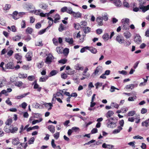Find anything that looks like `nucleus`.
I'll return each instance as SVG.
<instances>
[{
	"label": "nucleus",
	"mask_w": 149,
	"mask_h": 149,
	"mask_svg": "<svg viewBox=\"0 0 149 149\" xmlns=\"http://www.w3.org/2000/svg\"><path fill=\"white\" fill-rule=\"evenodd\" d=\"M122 129V128L120 127L119 126L118 127V128L117 129H116L114 130L113 131V134H117L118 133H119L120 131Z\"/></svg>",
	"instance_id": "obj_29"
},
{
	"label": "nucleus",
	"mask_w": 149,
	"mask_h": 149,
	"mask_svg": "<svg viewBox=\"0 0 149 149\" xmlns=\"http://www.w3.org/2000/svg\"><path fill=\"white\" fill-rule=\"evenodd\" d=\"M131 44V41L129 40H126L125 41L124 45L126 47H127L130 45Z\"/></svg>",
	"instance_id": "obj_43"
},
{
	"label": "nucleus",
	"mask_w": 149,
	"mask_h": 149,
	"mask_svg": "<svg viewBox=\"0 0 149 149\" xmlns=\"http://www.w3.org/2000/svg\"><path fill=\"white\" fill-rule=\"evenodd\" d=\"M29 93H30L29 92H28L26 93H24L22 95L20 96H17L16 97V98L18 99H20L21 98L23 97H25V96L29 94Z\"/></svg>",
	"instance_id": "obj_30"
},
{
	"label": "nucleus",
	"mask_w": 149,
	"mask_h": 149,
	"mask_svg": "<svg viewBox=\"0 0 149 149\" xmlns=\"http://www.w3.org/2000/svg\"><path fill=\"white\" fill-rule=\"evenodd\" d=\"M11 7V6L10 4H6V5L5 7L3 8V10H8L10 9Z\"/></svg>",
	"instance_id": "obj_47"
},
{
	"label": "nucleus",
	"mask_w": 149,
	"mask_h": 149,
	"mask_svg": "<svg viewBox=\"0 0 149 149\" xmlns=\"http://www.w3.org/2000/svg\"><path fill=\"white\" fill-rule=\"evenodd\" d=\"M37 66L39 68H41L44 65V62L42 61L37 64Z\"/></svg>",
	"instance_id": "obj_49"
},
{
	"label": "nucleus",
	"mask_w": 149,
	"mask_h": 149,
	"mask_svg": "<svg viewBox=\"0 0 149 149\" xmlns=\"http://www.w3.org/2000/svg\"><path fill=\"white\" fill-rule=\"evenodd\" d=\"M32 54L31 52H28L25 56L26 60L28 61H30L31 60L32 57Z\"/></svg>",
	"instance_id": "obj_11"
},
{
	"label": "nucleus",
	"mask_w": 149,
	"mask_h": 149,
	"mask_svg": "<svg viewBox=\"0 0 149 149\" xmlns=\"http://www.w3.org/2000/svg\"><path fill=\"white\" fill-rule=\"evenodd\" d=\"M75 68L77 70H83V67L80 66L78 64L76 65L75 66Z\"/></svg>",
	"instance_id": "obj_40"
},
{
	"label": "nucleus",
	"mask_w": 149,
	"mask_h": 149,
	"mask_svg": "<svg viewBox=\"0 0 149 149\" xmlns=\"http://www.w3.org/2000/svg\"><path fill=\"white\" fill-rule=\"evenodd\" d=\"M12 143L14 145H17L19 143V140L18 138H15L13 139Z\"/></svg>",
	"instance_id": "obj_19"
},
{
	"label": "nucleus",
	"mask_w": 149,
	"mask_h": 149,
	"mask_svg": "<svg viewBox=\"0 0 149 149\" xmlns=\"http://www.w3.org/2000/svg\"><path fill=\"white\" fill-rule=\"evenodd\" d=\"M88 50H89L92 53L94 54H95L97 52V49L93 47H89L88 46V47H87Z\"/></svg>",
	"instance_id": "obj_10"
},
{
	"label": "nucleus",
	"mask_w": 149,
	"mask_h": 149,
	"mask_svg": "<svg viewBox=\"0 0 149 149\" xmlns=\"http://www.w3.org/2000/svg\"><path fill=\"white\" fill-rule=\"evenodd\" d=\"M12 119L11 118L8 119L5 122L6 125H11L12 123Z\"/></svg>",
	"instance_id": "obj_41"
},
{
	"label": "nucleus",
	"mask_w": 149,
	"mask_h": 149,
	"mask_svg": "<svg viewBox=\"0 0 149 149\" xmlns=\"http://www.w3.org/2000/svg\"><path fill=\"white\" fill-rule=\"evenodd\" d=\"M14 84L15 86L18 87L22 86L23 85V83L20 81H15Z\"/></svg>",
	"instance_id": "obj_22"
},
{
	"label": "nucleus",
	"mask_w": 149,
	"mask_h": 149,
	"mask_svg": "<svg viewBox=\"0 0 149 149\" xmlns=\"http://www.w3.org/2000/svg\"><path fill=\"white\" fill-rule=\"evenodd\" d=\"M130 20L129 19L126 18L124 19H123L122 20V22L124 24H127L129 25V23Z\"/></svg>",
	"instance_id": "obj_28"
},
{
	"label": "nucleus",
	"mask_w": 149,
	"mask_h": 149,
	"mask_svg": "<svg viewBox=\"0 0 149 149\" xmlns=\"http://www.w3.org/2000/svg\"><path fill=\"white\" fill-rule=\"evenodd\" d=\"M18 130V128L16 127H13L12 129L10 130V132L12 133H14Z\"/></svg>",
	"instance_id": "obj_33"
},
{
	"label": "nucleus",
	"mask_w": 149,
	"mask_h": 149,
	"mask_svg": "<svg viewBox=\"0 0 149 149\" xmlns=\"http://www.w3.org/2000/svg\"><path fill=\"white\" fill-rule=\"evenodd\" d=\"M69 52V49L65 48L63 50V53L65 55H67Z\"/></svg>",
	"instance_id": "obj_48"
},
{
	"label": "nucleus",
	"mask_w": 149,
	"mask_h": 149,
	"mask_svg": "<svg viewBox=\"0 0 149 149\" xmlns=\"http://www.w3.org/2000/svg\"><path fill=\"white\" fill-rule=\"evenodd\" d=\"M137 86L138 84H132L127 85L126 86L125 88L127 89H132L134 88V87H137Z\"/></svg>",
	"instance_id": "obj_16"
},
{
	"label": "nucleus",
	"mask_w": 149,
	"mask_h": 149,
	"mask_svg": "<svg viewBox=\"0 0 149 149\" xmlns=\"http://www.w3.org/2000/svg\"><path fill=\"white\" fill-rule=\"evenodd\" d=\"M33 29H32L28 27L26 30V33L27 34L29 33L30 34H31L32 32Z\"/></svg>",
	"instance_id": "obj_38"
},
{
	"label": "nucleus",
	"mask_w": 149,
	"mask_h": 149,
	"mask_svg": "<svg viewBox=\"0 0 149 149\" xmlns=\"http://www.w3.org/2000/svg\"><path fill=\"white\" fill-rule=\"evenodd\" d=\"M65 41L70 45L72 44L74 42L73 39L72 38H70L69 37L66 38H65Z\"/></svg>",
	"instance_id": "obj_13"
},
{
	"label": "nucleus",
	"mask_w": 149,
	"mask_h": 149,
	"mask_svg": "<svg viewBox=\"0 0 149 149\" xmlns=\"http://www.w3.org/2000/svg\"><path fill=\"white\" fill-rule=\"evenodd\" d=\"M65 28L64 27L63 24H60L58 28V31L60 32H62L65 30Z\"/></svg>",
	"instance_id": "obj_32"
},
{
	"label": "nucleus",
	"mask_w": 149,
	"mask_h": 149,
	"mask_svg": "<svg viewBox=\"0 0 149 149\" xmlns=\"http://www.w3.org/2000/svg\"><path fill=\"white\" fill-rule=\"evenodd\" d=\"M116 122L115 121L113 122H110L109 123H107V127L111 128H114L116 126Z\"/></svg>",
	"instance_id": "obj_6"
},
{
	"label": "nucleus",
	"mask_w": 149,
	"mask_h": 149,
	"mask_svg": "<svg viewBox=\"0 0 149 149\" xmlns=\"http://www.w3.org/2000/svg\"><path fill=\"white\" fill-rule=\"evenodd\" d=\"M141 3H140V6H139V8L142 10V11L145 12L147 10H149V5L147 6H144L141 5Z\"/></svg>",
	"instance_id": "obj_7"
},
{
	"label": "nucleus",
	"mask_w": 149,
	"mask_h": 149,
	"mask_svg": "<svg viewBox=\"0 0 149 149\" xmlns=\"http://www.w3.org/2000/svg\"><path fill=\"white\" fill-rule=\"evenodd\" d=\"M83 31L85 34L88 33L91 31V28L88 27H85Z\"/></svg>",
	"instance_id": "obj_31"
},
{
	"label": "nucleus",
	"mask_w": 149,
	"mask_h": 149,
	"mask_svg": "<svg viewBox=\"0 0 149 149\" xmlns=\"http://www.w3.org/2000/svg\"><path fill=\"white\" fill-rule=\"evenodd\" d=\"M48 129L52 133H54L55 132V127L52 125H49L48 126Z\"/></svg>",
	"instance_id": "obj_20"
},
{
	"label": "nucleus",
	"mask_w": 149,
	"mask_h": 149,
	"mask_svg": "<svg viewBox=\"0 0 149 149\" xmlns=\"http://www.w3.org/2000/svg\"><path fill=\"white\" fill-rule=\"evenodd\" d=\"M102 67L101 66H98L95 70L94 72L93 73L91 76L93 77L99 75L102 72Z\"/></svg>",
	"instance_id": "obj_1"
},
{
	"label": "nucleus",
	"mask_w": 149,
	"mask_h": 149,
	"mask_svg": "<svg viewBox=\"0 0 149 149\" xmlns=\"http://www.w3.org/2000/svg\"><path fill=\"white\" fill-rule=\"evenodd\" d=\"M54 97L56 98L57 97H60L62 99L63 98V95L60 92H57L53 95Z\"/></svg>",
	"instance_id": "obj_17"
},
{
	"label": "nucleus",
	"mask_w": 149,
	"mask_h": 149,
	"mask_svg": "<svg viewBox=\"0 0 149 149\" xmlns=\"http://www.w3.org/2000/svg\"><path fill=\"white\" fill-rule=\"evenodd\" d=\"M123 35L127 39L130 38L132 36L131 33L129 31H126L124 32Z\"/></svg>",
	"instance_id": "obj_12"
},
{
	"label": "nucleus",
	"mask_w": 149,
	"mask_h": 149,
	"mask_svg": "<svg viewBox=\"0 0 149 149\" xmlns=\"http://www.w3.org/2000/svg\"><path fill=\"white\" fill-rule=\"evenodd\" d=\"M13 14V17L16 20L19 18V17H18L19 13L17 11L14 12Z\"/></svg>",
	"instance_id": "obj_23"
},
{
	"label": "nucleus",
	"mask_w": 149,
	"mask_h": 149,
	"mask_svg": "<svg viewBox=\"0 0 149 149\" xmlns=\"http://www.w3.org/2000/svg\"><path fill=\"white\" fill-rule=\"evenodd\" d=\"M145 36L147 37H149V29H148L146 31Z\"/></svg>",
	"instance_id": "obj_64"
},
{
	"label": "nucleus",
	"mask_w": 149,
	"mask_h": 149,
	"mask_svg": "<svg viewBox=\"0 0 149 149\" xmlns=\"http://www.w3.org/2000/svg\"><path fill=\"white\" fill-rule=\"evenodd\" d=\"M6 102L8 105H12V102L10 100V99L9 98H8V99L6 100Z\"/></svg>",
	"instance_id": "obj_61"
},
{
	"label": "nucleus",
	"mask_w": 149,
	"mask_h": 149,
	"mask_svg": "<svg viewBox=\"0 0 149 149\" xmlns=\"http://www.w3.org/2000/svg\"><path fill=\"white\" fill-rule=\"evenodd\" d=\"M4 64V63L3 62H2L1 64H0V67L2 68V70L3 71H5L6 69L5 68H4L3 67V66Z\"/></svg>",
	"instance_id": "obj_57"
},
{
	"label": "nucleus",
	"mask_w": 149,
	"mask_h": 149,
	"mask_svg": "<svg viewBox=\"0 0 149 149\" xmlns=\"http://www.w3.org/2000/svg\"><path fill=\"white\" fill-rule=\"evenodd\" d=\"M142 126L143 127H148L149 126V118L142 122Z\"/></svg>",
	"instance_id": "obj_15"
},
{
	"label": "nucleus",
	"mask_w": 149,
	"mask_h": 149,
	"mask_svg": "<svg viewBox=\"0 0 149 149\" xmlns=\"http://www.w3.org/2000/svg\"><path fill=\"white\" fill-rule=\"evenodd\" d=\"M74 12L72 11V10L71 8H67L66 12L68 13L69 14H73Z\"/></svg>",
	"instance_id": "obj_35"
},
{
	"label": "nucleus",
	"mask_w": 149,
	"mask_h": 149,
	"mask_svg": "<svg viewBox=\"0 0 149 149\" xmlns=\"http://www.w3.org/2000/svg\"><path fill=\"white\" fill-rule=\"evenodd\" d=\"M134 41L136 44H139L142 42L141 38L139 34H136L134 36Z\"/></svg>",
	"instance_id": "obj_2"
},
{
	"label": "nucleus",
	"mask_w": 149,
	"mask_h": 149,
	"mask_svg": "<svg viewBox=\"0 0 149 149\" xmlns=\"http://www.w3.org/2000/svg\"><path fill=\"white\" fill-rule=\"evenodd\" d=\"M116 41L119 44H122L124 42V39L123 37L121 35H118L116 38Z\"/></svg>",
	"instance_id": "obj_4"
},
{
	"label": "nucleus",
	"mask_w": 149,
	"mask_h": 149,
	"mask_svg": "<svg viewBox=\"0 0 149 149\" xmlns=\"http://www.w3.org/2000/svg\"><path fill=\"white\" fill-rule=\"evenodd\" d=\"M54 57L50 53L48 54V56L47 57L45 62L47 64H50L52 62V61Z\"/></svg>",
	"instance_id": "obj_5"
},
{
	"label": "nucleus",
	"mask_w": 149,
	"mask_h": 149,
	"mask_svg": "<svg viewBox=\"0 0 149 149\" xmlns=\"http://www.w3.org/2000/svg\"><path fill=\"white\" fill-rule=\"evenodd\" d=\"M47 28H46V29H42L41 30H40L38 32V33L39 35H41L42 34H43L46 31V30L47 29Z\"/></svg>",
	"instance_id": "obj_60"
},
{
	"label": "nucleus",
	"mask_w": 149,
	"mask_h": 149,
	"mask_svg": "<svg viewBox=\"0 0 149 149\" xmlns=\"http://www.w3.org/2000/svg\"><path fill=\"white\" fill-rule=\"evenodd\" d=\"M46 107L48 108L49 107H50L48 109V110H49L52 109V107L53 106L52 103H45L44 104Z\"/></svg>",
	"instance_id": "obj_24"
},
{
	"label": "nucleus",
	"mask_w": 149,
	"mask_h": 149,
	"mask_svg": "<svg viewBox=\"0 0 149 149\" xmlns=\"http://www.w3.org/2000/svg\"><path fill=\"white\" fill-rule=\"evenodd\" d=\"M59 136V132H57L54 134V137L56 139H57Z\"/></svg>",
	"instance_id": "obj_58"
},
{
	"label": "nucleus",
	"mask_w": 149,
	"mask_h": 149,
	"mask_svg": "<svg viewBox=\"0 0 149 149\" xmlns=\"http://www.w3.org/2000/svg\"><path fill=\"white\" fill-rule=\"evenodd\" d=\"M111 106L116 109H118L119 107V105L114 102H112L111 104Z\"/></svg>",
	"instance_id": "obj_50"
},
{
	"label": "nucleus",
	"mask_w": 149,
	"mask_h": 149,
	"mask_svg": "<svg viewBox=\"0 0 149 149\" xmlns=\"http://www.w3.org/2000/svg\"><path fill=\"white\" fill-rule=\"evenodd\" d=\"M41 5L42 6L40 8L42 9L43 10H45L47 8L48 6L46 4L43 3Z\"/></svg>",
	"instance_id": "obj_51"
},
{
	"label": "nucleus",
	"mask_w": 149,
	"mask_h": 149,
	"mask_svg": "<svg viewBox=\"0 0 149 149\" xmlns=\"http://www.w3.org/2000/svg\"><path fill=\"white\" fill-rule=\"evenodd\" d=\"M96 20L99 25L102 26L103 25V20L102 17H97L96 19Z\"/></svg>",
	"instance_id": "obj_14"
},
{
	"label": "nucleus",
	"mask_w": 149,
	"mask_h": 149,
	"mask_svg": "<svg viewBox=\"0 0 149 149\" xmlns=\"http://www.w3.org/2000/svg\"><path fill=\"white\" fill-rule=\"evenodd\" d=\"M61 77L63 79H66L67 77V75L65 73H62L61 75Z\"/></svg>",
	"instance_id": "obj_55"
},
{
	"label": "nucleus",
	"mask_w": 149,
	"mask_h": 149,
	"mask_svg": "<svg viewBox=\"0 0 149 149\" xmlns=\"http://www.w3.org/2000/svg\"><path fill=\"white\" fill-rule=\"evenodd\" d=\"M42 120V119L41 118H40L38 120H36L33 121L32 122V124L34 125L37 123H39Z\"/></svg>",
	"instance_id": "obj_36"
},
{
	"label": "nucleus",
	"mask_w": 149,
	"mask_h": 149,
	"mask_svg": "<svg viewBox=\"0 0 149 149\" xmlns=\"http://www.w3.org/2000/svg\"><path fill=\"white\" fill-rule=\"evenodd\" d=\"M102 20L103 19L105 21H107L108 19V17L107 16V14H104V15L102 16Z\"/></svg>",
	"instance_id": "obj_63"
},
{
	"label": "nucleus",
	"mask_w": 149,
	"mask_h": 149,
	"mask_svg": "<svg viewBox=\"0 0 149 149\" xmlns=\"http://www.w3.org/2000/svg\"><path fill=\"white\" fill-rule=\"evenodd\" d=\"M135 113V112L134 111H131L128 113V116H132L134 115Z\"/></svg>",
	"instance_id": "obj_46"
},
{
	"label": "nucleus",
	"mask_w": 149,
	"mask_h": 149,
	"mask_svg": "<svg viewBox=\"0 0 149 149\" xmlns=\"http://www.w3.org/2000/svg\"><path fill=\"white\" fill-rule=\"evenodd\" d=\"M21 39V36H16L13 38V40L15 41H18Z\"/></svg>",
	"instance_id": "obj_45"
},
{
	"label": "nucleus",
	"mask_w": 149,
	"mask_h": 149,
	"mask_svg": "<svg viewBox=\"0 0 149 149\" xmlns=\"http://www.w3.org/2000/svg\"><path fill=\"white\" fill-rule=\"evenodd\" d=\"M116 89L117 90H119V89L118 88L115 87L114 86H112L111 87V88L110 91L111 92H113L115 91V90Z\"/></svg>",
	"instance_id": "obj_52"
},
{
	"label": "nucleus",
	"mask_w": 149,
	"mask_h": 149,
	"mask_svg": "<svg viewBox=\"0 0 149 149\" xmlns=\"http://www.w3.org/2000/svg\"><path fill=\"white\" fill-rule=\"evenodd\" d=\"M5 69L8 70L13 69L14 68L13 63L10 61L5 64Z\"/></svg>",
	"instance_id": "obj_3"
},
{
	"label": "nucleus",
	"mask_w": 149,
	"mask_h": 149,
	"mask_svg": "<svg viewBox=\"0 0 149 149\" xmlns=\"http://www.w3.org/2000/svg\"><path fill=\"white\" fill-rule=\"evenodd\" d=\"M123 5L126 7L128 8L130 7L129 3L127 1H125L123 2Z\"/></svg>",
	"instance_id": "obj_56"
},
{
	"label": "nucleus",
	"mask_w": 149,
	"mask_h": 149,
	"mask_svg": "<svg viewBox=\"0 0 149 149\" xmlns=\"http://www.w3.org/2000/svg\"><path fill=\"white\" fill-rule=\"evenodd\" d=\"M60 19V16L58 14H56L54 17V23H56L58 22V21Z\"/></svg>",
	"instance_id": "obj_27"
},
{
	"label": "nucleus",
	"mask_w": 149,
	"mask_h": 149,
	"mask_svg": "<svg viewBox=\"0 0 149 149\" xmlns=\"http://www.w3.org/2000/svg\"><path fill=\"white\" fill-rule=\"evenodd\" d=\"M114 114V112L112 111H109L107 113L106 116L107 118H109L112 116Z\"/></svg>",
	"instance_id": "obj_21"
},
{
	"label": "nucleus",
	"mask_w": 149,
	"mask_h": 149,
	"mask_svg": "<svg viewBox=\"0 0 149 149\" xmlns=\"http://www.w3.org/2000/svg\"><path fill=\"white\" fill-rule=\"evenodd\" d=\"M35 79L34 77L33 76H29L28 77V79L29 81H32Z\"/></svg>",
	"instance_id": "obj_62"
},
{
	"label": "nucleus",
	"mask_w": 149,
	"mask_h": 149,
	"mask_svg": "<svg viewBox=\"0 0 149 149\" xmlns=\"http://www.w3.org/2000/svg\"><path fill=\"white\" fill-rule=\"evenodd\" d=\"M15 58L17 60H20L22 59V56L19 54H17L15 55Z\"/></svg>",
	"instance_id": "obj_34"
},
{
	"label": "nucleus",
	"mask_w": 149,
	"mask_h": 149,
	"mask_svg": "<svg viewBox=\"0 0 149 149\" xmlns=\"http://www.w3.org/2000/svg\"><path fill=\"white\" fill-rule=\"evenodd\" d=\"M21 25L22 28H24L26 27V22L25 20H22L21 23Z\"/></svg>",
	"instance_id": "obj_54"
},
{
	"label": "nucleus",
	"mask_w": 149,
	"mask_h": 149,
	"mask_svg": "<svg viewBox=\"0 0 149 149\" xmlns=\"http://www.w3.org/2000/svg\"><path fill=\"white\" fill-rule=\"evenodd\" d=\"M72 15L74 18H78L81 17L82 14L79 12H74L72 14Z\"/></svg>",
	"instance_id": "obj_8"
},
{
	"label": "nucleus",
	"mask_w": 149,
	"mask_h": 149,
	"mask_svg": "<svg viewBox=\"0 0 149 149\" xmlns=\"http://www.w3.org/2000/svg\"><path fill=\"white\" fill-rule=\"evenodd\" d=\"M35 139L34 137L31 138L28 141V143L29 144H32L34 142Z\"/></svg>",
	"instance_id": "obj_53"
},
{
	"label": "nucleus",
	"mask_w": 149,
	"mask_h": 149,
	"mask_svg": "<svg viewBox=\"0 0 149 149\" xmlns=\"http://www.w3.org/2000/svg\"><path fill=\"white\" fill-rule=\"evenodd\" d=\"M27 76V75L26 74L20 73L18 74V77L21 79L25 78Z\"/></svg>",
	"instance_id": "obj_26"
},
{
	"label": "nucleus",
	"mask_w": 149,
	"mask_h": 149,
	"mask_svg": "<svg viewBox=\"0 0 149 149\" xmlns=\"http://www.w3.org/2000/svg\"><path fill=\"white\" fill-rule=\"evenodd\" d=\"M33 85H34V89H37V91L39 92H40L41 91V87H40L39 85L36 83V81H34L33 84Z\"/></svg>",
	"instance_id": "obj_9"
},
{
	"label": "nucleus",
	"mask_w": 149,
	"mask_h": 149,
	"mask_svg": "<svg viewBox=\"0 0 149 149\" xmlns=\"http://www.w3.org/2000/svg\"><path fill=\"white\" fill-rule=\"evenodd\" d=\"M40 104L37 103H35L32 104V106L33 107L37 109L38 108Z\"/></svg>",
	"instance_id": "obj_42"
},
{
	"label": "nucleus",
	"mask_w": 149,
	"mask_h": 149,
	"mask_svg": "<svg viewBox=\"0 0 149 149\" xmlns=\"http://www.w3.org/2000/svg\"><path fill=\"white\" fill-rule=\"evenodd\" d=\"M58 72L56 70H53L50 73L49 77H51L55 75Z\"/></svg>",
	"instance_id": "obj_37"
},
{
	"label": "nucleus",
	"mask_w": 149,
	"mask_h": 149,
	"mask_svg": "<svg viewBox=\"0 0 149 149\" xmlns=\"http://www.w3.org/2000/svg\"><path fill=\"white\" fill-rule=\"evenodd\" d=\"M67 61V60L65 59H63L59 60L58 62L59 63H62L63 64H65Z\"/></svg>",
	"instance_id": "obj_44"
},
{
	"label": "nucleus",
	"mask_w": 149,
	"mask_h": 149,
	"mask_svg": "<svg viewBox=\"0 0 149 149\" xmlns=\"http://www.w3.org/2000/svg\"><path fill=\"white\" fill-rule=\"evenodd\" d=\"M102 38L104 41H107L109 38V35L107 33H105L103 35Z\"/></svg>",
	"instance_id": "obj_25"
},
{
	"label": "nucleus",
	"mask_w": 149,
	"mask_h": 149,
	"mask_svg": "<svg viewBox=\"0 0 149 149\" xmlns=\"http://www.w3.org/2000/svg\"><path fill=\"white\" fill-rule=\"evenodd\" d=\"M48 78V76H46L45 77H41L39 79V81L40 82L45 81Z\"/></svg>",
	"instance_id": "obj_39"
},
{
	"label": "nucleus",
	"mask_w": 149,
	"mask_h": 149,
	"mask_svg": "<svg viewBox=\"0 0 149 149\" xmlns=\"http://www.w3.org/2000/svg\"><path fill=\"white\" fill-rule=\"evenodd\" d=\"M113 3L117 7H120L122 4L120 0H114Z\"/></svg>",
	"instance_id": "obj_18"
},
{
	"label": "nucleus",
	"mask_w": 149,
	"mask_h": 149,
	"mask_svg": "<svg viewBox=\"0 0 149 149\" xmlns=\"http://www.w3.org/2000/svg\"><path fill=\"white\" fill-rule=\"evenodd\" d=\"M13 52H14L13 50H10L8 52H7V54L9 56H10L13 55Z\"/></svg>",
	"instance_id": "obj_59"
}]
</instances>
